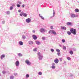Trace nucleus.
Masks as SVG:
<instances>
[{
	"label": "nucleus",
	"mask_w": 79,
	"mask_h": 79,
	"mask_svg": "<svg viewBox=\"0 0 79 79\" xmlns=\"http://www.w3.org/2000/svg\"><path fill=\"white\" fill-rule=\"evenodd\" d=\"M72 50L74 52H76V48H72Z\"/></svg>",
	"instance_id": "nucleus-22"
},
{
	"label": "nucleus",
	"mask_w": 79,
	"mask_h": 79,
	"mask_svg": "<svg viewBox=\"0 0 79 79\" xmlns=\"http://www.w3.org/2000/svg\"><path fill=\"white\" fill-rule=\"evenodd\" d=\"M22 38L23 39H26V36L23 35L22 36Z\"/></svg>",
	"instance_id": "nucleus-32"
},
{
	"label": "nucleus",
	"mask_w": 79,
	"mask_h": 79,
	"mask_svg": "<svg viewBox=\"0 0 79 79\" xmlns=\"http://www.w3.org/2000/svg\"><path fill=\"white\" fill-rule=\"evenodd\" d=\"M42 40H45V37H42Z\"/></svg>",
	"instance_id": "nucleus-41"
},
{
	"label": "nucleus",
	"mask_w": 79,
	"mask_h": 79,
	"mask_svg": "<svg viewBox=\"0 0 79 79\" xmlns=\"http://www.w3.org/2000/svg\"><path fill=\"white\" fill-rule=\"evenodd\" d=\"M1 76V74L0 73V76Z\"/></svg>",
	"instance_id": "nucleus-54"
},
{
	"label": "nucleus",
	"mask_w": 79,
	"mask_h": 79,
	"mask_svg": "<svg viewBox=\"0 0 79 79\" xmlns=\"http://www.w3.org/2000/svg\"><path fill=\"white\" fill-rule=\"evenodd\" d=\"M39 16L42 19L44 20V17L40 15V14H39Z\"/></svg>",
	"instance_id": "nucleus-18"
},
{
	"label": "nucleus",
	"mask_w": 79,
	"mask_h": 79,
	"mask_svg": "<svg viewBox=\"0 0 79 79\" xmlns=\"http://www.w3.org/2000/svg\"><path fill=\"white\" fill-rule=\"evenodd\" d=\"M15 66H19V62L18 60H17L15 62Z\"/></svg>",
	"instance_id": "nucleus-9"
},
{
	"label": "nucleus",
	"mask_w": 79,
	"mask_h": 79,
	"mask_svg": "<svg viewBox=\"0 0 79 79\" xmlns=\"http://www.w3.org/2000/svg\"><path fill=\"white\" fill-rule=\"evenodd\" d=\"M12 6H15V4H12Z\"/></svg>",
	"instance_id": "nucleus-50"
},
{
	"label": "nucleus",
	"mask_w": 79,
	"mask_h": 79,
	"mask_svg": "<svg viewBox=\"0 0 79 79\" xmlns=\"http://www.w3.org/2000/svg\"><path fill=\"white\" fill-rule=\"evenodd\" d=\"M60 52L57 53V55L58 56H60Z\"/></svg>",
	"instance_id": "nucleus-42"
},
{
	"label": "nucleus",
	"mask_w": 79,
	"mask_h": 79,
	"mask_svg": "<svg viewBox=\"0 0 79 79\" xmlns=\"http://www.w3.org/2000/svg\"><path fill=\"white\" fill-rule=\"evenodd\" d=\"M21 10H18V12H19V13H20V12H21Z\"/></svg>",
	"instance_id": "nucleus-49"
},
{
	"label": "nucleus",
	"mask_w": 79,
	"mask_h": 79,
	"mask_svg": "<svg viewBox=\"0 0 79 79\" xmlns=\"http://www.w3.org/2000/svg\"><path fill=\"white\" fill-rule=\"evenodd\" d=\"M24 6H25V5L24 4H23L22 5V7H23V8H24Z\"/></svg>",
	"instance_id": "nucleus-44"
},
{
	"label": "nucleus",
	"mask_w": 79,
	"mask_h": 79,
	"mask_svg": "<svg viewBox=\"0 0 79 79\" xmlns=\"http://www.w3.org/2000/svg\"><path fill=\"white\" fill-rule=\"evenodd\" d=\"M38 74L40 76H41L42 75V72H40L38 73Z\"/></svg>",
	"instance_id": "nucleus-28"
},
{
	"label": "nucleus",
	"mask_w": 79,
	"mask_h": 79,
	"mask_svg": "<svg viewBox=\"0 0 79 79\" xmlns=\"http://www.w3.org/2000/svg\"><path fill=\"white\" fill-rule=\"evenodd\" d=\"M64 63H66V61H64Z\"/></svg>",
	"instance_id": "nucleus-53"
},
{
	"label": "nucleus",
	"mask_w": 79,
	"mask_h": 79,
	"mask_svg": "<svg viewBox=\"0 0 79 79\" xmlns=\"http://www.w3.org/2000/svg\"><path fill=\"white\" fill-rule=\"evenodd\" d=\"M70 31L71 32V33L73 34V35H76L77 31L76 29H74L73 28H71L70 29Z\"/></svg>",
	"instance_id": "nucleus-1"
},
{
	"label": "nucleus",
	"mask_w": 79,
	"mask_h": 79,
	"mask_svg": "<svg viewBox=\"0 0 79 79\" xmlns=\"http://www.w3.org/2000/svg\"><path fill=\"white\" fill-rule=\"evenodd\" d=\"M65 42H66V40H65L64 39H62V42L63 43H64Z\"/></svg>",
	"instance_id": "nucleus-31"
},
{
	"label": "nucleus",
	"mask_w": 79,
	"mask_h": 79,
	"mask_svg": "<svg viewBox=\"0 0 79 79\" xmlns=\"http://www.w3.org/2000/svg\"><path fill=\"white\" fill-rule=\"evenodd\" d=\"M19 45H23V42L22 41H20L19 42Z\"/></svg>",
	"instance_id": "nucleus-14"
},
{
	"label": "nucleus",
	"mask_w": 79,
	"mask_h": 79,
	"mask_svg": "<svg viewBox=\"0 0 79 79\" xmlns=\"http://www.w3.org/2000/svg\"><path fill=\"white\" fill-rule=\"evenodd\" d=\"M51 68H52V69H55V68H56V67L55 65H52Z\"/></svg>",
	"instance_id": "nucleus-30"
},
{
	"label": "nucleus",
	"mask_w": 79,
	"mask_h": 79,
	"mask_svg": "<svg viewBox=\"0 0 79 79\" xmlns=\"http://www.w3.org/2000/svg\"><path fill=\"white\" fill-rule=\"evenodd\" d=\"M29 44L30 45H32V44H34V42L32 41H29Z\"/></svg>",
	"instance_id": "nucleus-17"
},
{
	"label": "nucleus",
	"mask_w": 79,
	"mask_h": 79,
	"mask_svg": "<svg viewBox=\"0 0 79 79\" xmlns=\"http://www.w3.org/2000/svg\"><path fill=\"white\" fill-rule=\"evenodd\" d=\"M2 23L4 24H5V21H2Z\"/></svg>",
	"instance_id": "nucleus-43"
},
{
	"label": "nucleus",
	"mask_w": 79,
	"mask_h": 79,
	"mask_svg": "<svg viewBox=\"0 0 79 79\" xmlns=\"http://www.w3.org/2000/svg\"><path fill=\"white\" fill-rule=\"evenodd\" d=\"M52 52V53H53L54 52V49L53 48H51L50 50Z\"/></svg>",
	"instance_id": "nucleus-33"
},
{
	"label": "nucleus",
	"mask_w": 79,
	"mask_h": 79,
	"mask_svg": "<svg viewBox=\"0 0 79 79\" xmlns=\"http://www.w3.org/2000/svg\"><path fill=\"white\" fill-rule=\"evenodd\" d=\"M59 47H61V45L59 44Z\"/></svg>",
	"instance_id": "nucleus-51"
},
{
	"label": "nucleus",
	"mask_w": 79,
	"mask_h": 79,
	"mask_svg": "<svg viewBox=\"0 0 79 79\" xmlns=\"http://www.w3.org/2000/svg\"><path fill=\"white\" fill-rule=\"evenodd\" d=\"M79 10L78 9H76L75 10V11L76 12V13H78V12H79Z\"/></svg>",
	"instance_id": "nucleus-23"
},
{
	"label": "nucleus",
	"mask_w": 79,
	"mask_h": 79,
	"mask_svg": "<svg viewBox=\"0 0 79 79\" xmlns=\"http://www.w3.org/2000/svg\"><path fill=\"white\" fill-rule=\"evenodd\" d=\"M40 31V32H41L42 33L45 32H46V31L43 28H41Z\"/></svg>",
	"instance_id": "nucleus-7"
},
{
	"label": "nucleus",
	"mask_w": 79,
	"mask_h": 79,
	"mask_svg": "<svg viewBox=\"0 0 79 79\" xmlns=\"http://www.w3.org/2000/svg\"><path fill=\"white\" fill-rule=\"evenodd\" d=\"M63 48L64 49V50H66V46H65L63 45Z\"/></svg>",
	"instance_id": "nucleus-21"
},
{
	"label": "nucleus",
	"mask_w": 79,
	"mask_h": 79,
	"mask_svg": "<svg viewBox=\"0 0 79 79\" xmlns=\"http://www.w3.org/2000/svg\"><path fill=\"white\" fill-rule=\"evenodd\" d=\"M67 24L68 26H71L72 24V23L70 22H69L67 23Z\"/></svg>",
	"instance_id": "nucleus-15"
},
{
	"label": "nucleus",
	"mask_w": 79,
	"mask_h": 79,
	"mask_svg": "<svg viewBox=\"0 0 79 79\" xmlns=\"http://www.w3.org/2000/svg\"><path fill=\"white\" fill-rule=\"evenodd\" d=\"M55 64L54 63H53L52 64V66H55Z\"/></svg>",
	"instance_id": "nucleus-46"
},
{
	"label": "nucleus",
	"mask_w": 79,
	"mask_h": 79,
	"mask_svg": "<svg viewBox=\"0 0 79 79\" xmlns=\"http://www.w3.org/2000/svg\"><path fill=\"white\" fill-rule=\"evenodd\" d=\"M49 34H53L54 35H56V33L54 30H50L48 32Z\"/></svg>",
	"instance_id": "nucleus-5"
},
{
	"label": "nucleus",
	"mask_w": 79,
	"mask_h": 79,
	"mask_svg": "<svg viewBox=\"0 0 79 79\" xmlns=\"http://www.w3.org/2000/svg\"><path fill=\"white\" fill-rule=\"evenodd\" d=\"M60 28L61 29H63V30H66V29H66V27H64V26H61Z\"/></svg>",
	"instance_id": "nucleus-12"
},
{
	"label": "nucleus",
	"mask_w": 79,
	"mask_h": 79,
	"mask_svg": "<svg viewBox=\"0 0 79 79\" xmlns=\"http://www.w3.org/2000/svg\"><path fill=\"white\" fill-rule=\"evenodd\" d=\"M6 72L5 71H2V73L3 74H6Z\"/></svg>",
	"instance_id": "nucleus-29"
},
{
	"label": "nucleus",
	"mask_w": 79,
	"mask_h": 79,
	"mask_svg": "<svg viewBox=\"0 0 79 79\" xmlns=\"http://www.w3.org/2000/svg\"><path fill=\"white\" fill-rule=\"evenodd\" d=\"M10 11H7L6 12V13L7 14V15H9L10 14Z\"/></svg>",
	"instance_id": "nucleus-36"
},
{
	"label": "nucleus",
	"mask_w": 79,
	"mask_h": 79,
	"mask_svg": "<svg viewBox=\"0 0 79 79\" xmlns=\"http://www.w3.org/2000/svg\"><path fill=\"white\" fill-rule=\"evenodd\" d=\"M69 53L70 54V55H73V51H72V50H71L69 51Z\"/></svg>",
	"instance_id": "nucleus-20"
},
{
	"label": "nucleus",
	"mask_w": 79,
	"mask_h": 79,
	"mask_svg": "<svg viewBox=\"0 0 79 79\" xmlns=\"http://www.w3.org/2000/svg\"><path fill=\"white\" fill-rule=\"evenodd\" d=\"M18 3L20 5H21V2L20 1H19Z\"/></svg>",
	"instance_id": "nucleus-45"
},
{
	"label": "nucleus",
	"mask_w": 79,
	"mask_h": 79,
	"mask_svg": "<svg viewBox=\"0 0 79 79\" xmlns=\"http://www.w3.org/2000/svg\"><path fill=\"white\" fill-rule=\"evenodd\" d=\"M56 52H60V50L59 49H56Z\"/></svg>",
	"instance_id": "nucleus-34"
},
{
	"label": "nucleus",
	"mask_w": 79,
	"mask_h": 79,
	"mask_svg": "<svg viewBox=\"0 0 79 79\" xmlns=\"http://www.w3.org/2000/svg\"><path fill=\"white\" fill-rule=\"evenodd\" d=\"M19 56H23V55L21 54V53H19L18 54Z\"/></svg>",
	"instance_id": "nucleus-25"
},
{
	"label": "nucleus",
	"mask_w": 79,
	"mask_h": 79,
	"mask_svg": "<svg viewBox=\"0 0 79 79\" xmlns=\"http://www.w3.org/2000/svg\"><path fill=\"white\" fill-rule=\"evenodd\" d=\"M5 57V54H2L1 56V60H2L3 58H4V57Z\"/></svg>",
	"instance_id": "nucleus-13"
},
{
	"label": "nucleus",
	"mask_w": 79,
	"mask_h": 79,
	"mask_svg": "<svg viewBox=\"0 0 79 79\" xmlns=\"http://www.w3.org/2000/svg\"><path fill=\"white\" fill-rule=\"evenodd\" d=\"M55 10H53V17H54V16H55Z\"/></svg>",
	"instance_id": "nucleus-37"
},
{
	"label": "nucleus",
	"mask_w": 79,
	"mask_h": 79,
	"mask_svg": "<svg viewBox=\"0 0 79 79\" xmlns=\"http://www.w3.org/2000/svg\"><path fill=\"white\" fill-rule=\"evenodd\" d=\"M15 78V77L13 76H10V79H13Z\"/></svg>",
	"instance_id": "nucleus-27"
},
{
	"label": "nucleus",
	"mask_w": 79,
	"mask_h": 79,
	"mask_svg": "<svg viewBox=\"0 0 79 79\" xmlns=\"http://www.w3.org/2000/svg\"><path fill=\"white\" fill-rule=\"evenodd\" d=\"M26 78H28L29 77V74H27L26 75Z\"/></svg>",
	"instance_id": "nucleus-26"
},
{
	"label": "nucleus",
	"mask_w": 79,
	"mask_h": 79,
	"mask_svg": "<svg viewBox=\"0 0 79 79\" xmlns=\"http://www.w3.org/2000/svg\"><path fill=\"white\" fill-rule=\"evenodd\" d=\"M51 29H53V26H51L50 27Z\"/></svg>",
	"instance_id": "nucleus-40"
},
{
	"label": "nucleus",
	"mask_w": 79,
	"mask_h": 79,
	"mask_svg": "<svg viewBox=\"0 0 79 79\" xmlns=\"http://www.w3.org/2000/svg\"><path fill=\"white\" fill-rule=\"evenodd\" d=\"M54 62L56 64H57L59 62V60L57 58L55 59L54 60Z\"/></svg>",
	"instance_id": "nucleus-11"
},
{
	"label": "nucleus",
	"mask_w": 79,
	"mask_h": 79,
	"mask_svg": "<svg viewBox=\"0 0 79 79\" xmlns=\"http://www.w3.org/2000/svg\"><path fill=\"white\" fill-rule=\"evenodd\" d=\"M10 10H12L13 9V6L10 7Z\"/></svg>",
	"instance_id": "nucleus-35"
},
{
	"label": "nucleus",
	"mask_w": 79,
	"mask_h": 79,
	"mask_svg": "<svg viewBox=\"0 0 79 79\" xmlns=\"http://www.w3.org/2000/svg\"><path fill=\"white\" fill-rule=\"evenodd\" d=\"M35 43H36V44H37V45H40V44H41V43H40V42L38 41H36Z\"/></svg>",
	"instance_id": "nucleus-16"
},
{
	"label": "nucleus",
	"mask_w": 79,
	"mask_h": 79,
	"mask_svg": "<svg viewBox=\"0 0 79 79\" xmlns=\"http://www.w3.org/2000/svg\"><path fill=\"white\" fill-rule=\"evenodd\" d=\"M26 21L27 23H29L31 21V19L28 18L26 20Z\"/></svg>",
	"instance_id": "nucleus-8"
},
{
	"label": "nucleus",
	"mask_w": 79,
	"mask_h": 79,
	"mask_svg": "<svg viewBox=\"0 0 79 79\" xmlns=\"http://www.w3.org/2000/svg\"><path fill=\"white\" fill-rule=\"evenodd\" d=\"M60 61H62V58H60Z\"/></svg>",
	"instance_id": "nucleus-48"
},
{
	"label": "nucleus",
	"mask_w": 79,
	"mask_h": 79,
	"mask_svg": "<svg viewBox=\"0 0 79 79\" xmlns=\"http://www.w3.org/2000/svg\"><path fill=\"white\" fill-rule=\"evenodd\" d=\"M25 63L27 64L28 66H30L31 65V63L29 61V60H26L25 61Z\"/></svg>",
	"instance_id": "nucleus-6"
},
{
	"label": "nucleus",
	"mask_w": 79,
	"mask_h": 79,
	"mask_svg": "<svg viewBox=\"0 0 79 79\" xmlns=\"http://www.w3.org/2000/svg\"><path fill=\"white\" fill-rule=\"evenodd\" d=\"M20 5L19 4H17V7H18L19 8V7H20Z\"/></svg>",
	"instance_id": "nucleus-39"
},
{
	"label": "nucleus",
	"mask_w": 79,
	"mask_h": 79,
	"mask_svg": "<svg viewBox=\"0 0 79 79\" xmlns=\"http://www.w3.org/2000/svg\"><path fill=\"white\" fill-rule=\"evenodd\" d=\"M32 37L34 40H36V39H37V37L36 35H32Z\"/></svg>",
	"instance_id": "nucleus-10"
},
{
	"label": "nucleus",
	"mask_w": 79,
	"mask_h": 79,
	"mask_svg": "<svg viewBox=\"0 0 79 79\" xmlns=\"http://www.w3.org/2000/svg\"><path fill=\"white\" fill-rule=\"evenodd\" d=\"M70 17L72 18H77V17H78V16L74 14H71Z\"/></svg>",
	"instance_id": "nucleus-4"
},
{
	"label": "nucleus",
	"mask_w": 79,
	"mask_h": 79,
	"mask_svg": "<svg viewBox=\"0 0 79 79\" xmlns=\"http://www.w3.org/2000/svg\"><path fill=\"white\" fill-rule=\"evenodd\" d=\"M37 48H35L33 49L34 52H37Z\"/></svg>",
	"instance_id": "nucleus-24"
},
{
	"label": "nucleus",
	"mask_w": 79,
	"mask_h": 79,
	"mask_svg": "<svg viewBox=\"0 0 79 79\" xmlns=\"http://www.w3.org/2000/svg\"><path fill=\"white\" fill-rule=\"evenodd\" d=\"M67 33L68 34V35H71V32L68 31L67 32Z\"/></svg>",
	"instance_id": "nucleus-19"
},
{
	"label": "nucleus",
	"mask_w": 79,
	"mask_h": 79,
	"mask_svg": "<svg viewBox=\"0 0 79 79\" xmlns=\"http://www.w3.org/2000/svg\"><path fill=\"white\" fill-rule=\"evenodd\" d=\"M67 59L68 60H71V57H68L67 58Z\"/></svg>",
	"instance_id": "nucleus-38"
},
{
	"label": "nucleus",
	"mask_w": 79,
	"mask_h": 79,
	"mask_svg": "<svg viewBox=\"0 0 79 79\" xmlns=\"http://www.w3.org/2000/svg\"><path fill=\"white\" fill-rule=\"evenodd\" d=\"M23 16L24 17H27V14L26 13H23V11H22L21 13L20 14V16Z\"/></svg>",
	"instance_id": "nucleus-3"
},
{
	"label": "nucleus",
	"mask_w": 79,
	"mask_h": 79,
	"mask_svg": "<svg viewBox=\"0 0 79 79\" xmlns=\"http://www.w3.org/2000/svg\"><path fill=\"white\" fill-rule=\"evenodd\" d=\"M18 74L16 73H14V75L15 76H17V75Z\"/></svg>",
	"instance_id": "nucleus-47"
},
{
	"label": "nucleus",
	"mask_w": 79,
	"mask_h": 79,
	"mask_svg": "<svg viewBox=\"0 0 79 79\" xmlns=\"http://www.w3.org/2000/svg\"><path fill=\"white\" fill-rule=\"evenodd\" d=\"M33 33L35 32V31H34V30H33Z\"/></svg>",
	"instance_id": "nucleus-52"
},
{
	"label": "nucleus",
	"mask_w": 79,
	"mask_h": 79,
	"mask_svg": "<svg viewBox=\"0 0 79 79\" xmlns=\"http://www.w3.org/2000/svg\"><path fill=\"white\" fill-rule=\"evenodd\" d=\"M37 55L38 56V58L39 60H42V58H43V55L42 54L39 52L37 53Z\"/></svg>",
	"instance_id": "nucleus-2"
}]
</instances>
